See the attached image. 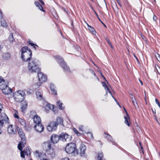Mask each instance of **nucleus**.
Segmentation results:
<instances>
[{
    "label": "nucleus",
    "mask_w": 160,
    "mask_h": 160,
    "mask_svg": "<svg viewBox=\"0 0 160 160\" xmlns=\"http://www.w3.org/2000/svg\"><path fill=\"white\" fill-rule=\"evenodd\" d=\"M155 56L158 60L160 62V55L159 54L157 53H156L155 54Z\"/></svg>",
    "instance_id": "nucleus-40"
},
{
    "label": "nucleus",
    "mask_w": 160,
    "mask_h": 160,
    "mask_svg": "<svg viewBox=\"0 0 160 160\" xmlns=\"http://www.w3.org/2000/svg\"><path fill=\"white\" fill-rule=\"evenodd\" d=\"M57 62L63 69V71L66 72H71L72 71L70 69L69 67L68 66L66 62L64 61L63 58L58 55L54 56Z\"/></svg>",
    "instance_id": "nucleus-3"
},
{
    "label": "nucleus",
    "mask_w": 160,
    "mask_h": 160,
    "mask_svg": "<svg viewBox=\"0 0 160 160\" xmlns=\"http://www.w3.org/2000/svg\"><path fill=\"white\" fill-rule=\"evenodd\" d=\"M57 122H56L58 124H58H62V125L63 124V121L62 118H58L56 120Z\"/></svg>",
    "instance_id": "nucleus-29"
},
{
    "label": "nucleus",
    "mask_w": 160,
    "mask_h": 160,
    "mask_svg": "<svg viewBox=\"0 0 160 160\" xmlns=\"http://www.w3.org/2000/svg\"><path fill=\"white\" fill-rule=\"evenodd\" d=\"M76 144L73 143H70L66 146L65 148L66 152L68 153H73L74 156H76L79 153L78 150L76 148Z\"/></svg>",
    "instance_id": "nucleus-4"
},
{
    "label": "nucleus",
    "mask_w": 160,
    "mask_h": 160,
    "mask_svg": "<svg viewBox=\"0 0 160 160\" xmlns=\"http://www.w3.org/2000/svg\"><path fill=\"white\" fill-rule=\"evenodd\" d=\"M152 112H153V113H155L156 112V111H155V110L154 109V110H153V109L152 108Z\"/></svg>",
    "instance_id": "nucleus-59"
},
{
    "label": "nucleus",
    "mask_w": 160,
    "mask_h": 160,
    "mask_svg": "<svg viewBox=\"0 0 160 160\" xmlns=\"http://www.w3.org/2000/svg\"><path fill=\"white\" fill-rule=\"evenodd\" d=\"M109 45L112 48H113V46H112V44L111 43V44H109Z\"/></svg>",
    "instance_id": "nucleus-63"
},
{
    "label": "nucleus",
    "mask_w": 160,
    "mask_h": 160,
    "mask_svg": "<svg viewBox=\"0 0 160 160\" xmlns=\"http://www.w3.org/2000/svg\"><path fill=\"white\" fill-rule=\"evenodd\" d=\"M21 58L25 62L30 61L32 55V52L28 47H24L21 49Z\"/></svg>",
    "instance_id": "nucleus-2"
},
{
    "label": "nucleus",
    "mask_w": 160,
    "mask_h": 160,
    "mask_svg": "<svg viewBox=\"0 0 160 160\" xmlns=\"http://www.w3.org/2000/svg\"><path fill=\"white\" fill-rule=\"evenodd\" d=\"M10 123V121L8 117L4 113H2L1 115L0 118V128H1L3 126Z\"/></svg>",
    "instance_id": "nucleus-7"
},
{
    "label": "nucleus",
    "mask_w": 160,
    "mask_h": 160,
    "mask_svg": "<svg viewBox=\"0 0 160 160\" xmlns=\"http://www.w3.org/2000/svg\"><path fill=\"white\" fill-rule=\"evenodd\" d=\"M2 90L3 92L5 94H8L12 92V89L9 87L8 86L3 89H1Z\"/></svg>",
    "instance_id": "nucleus-21"
},
{
    "label": "nucleus",
    "mask_w": 160,
    "mask_h": 160,
    "mask_svg": "<svg viewBox=\"0 0 160 160\" xmlns=\"http://www.w3.org/2000/svg\"><path fill=\"white\" fill-rule=\"evenodd\" d=\"M39 80L40 83L45 82L47 80V76L46 75L42 72L38 73Z\"/></svg>",
    "instance_id": "nucleus-14"
},
{
    "label": "nucleus",
    "mask_w": 160,
    "mask_h": 160,
    "mask_svg": "<svg viewBox=\"0 0 160 160\" xmlns=\"http://www.w3.org/2000/svg\"><path fill=\"white\" fill-rule=\"evenodd\" d=\"M80 150L79 154L82 157H84L86 156L85 151L86 149V147L85 145L81 143L79 148Z\"/></svg>",
    "instance_id": "nucleus-13"
},
{
    "label": "nucleus",
    "mask_w": 160,
    "mask_h": 160,
    "mask_svg": "<svg viewBox=\"0 0 160 160\" xmlns=\"http://www.w3.org/2000/svg\"><path fill=\"white\" fill-rule=\"evenodd\" d=\"M89 70L90 71L91 73H92V74H93V75L96 77L98 81H99V79L98 78V77H97L96 76L95 73H94V72L92 70V69H89Z\"/></svg>",
    "instance_id": "nucleus-39"
},
{
    "label": "nucleus",
    "mask_w": 160,
    "mask_h": 160,
    "mask_svg": "<svg viewBox=\"0 0 160 160\" xmlns=\"http://www.w3.org/2000/svg\"><path fill=\"white\" fill-rule=\"evenodd\" d=\"M94 12H95V13L96 14V15L97 16V18H98V19L100 21V22H101V19L99 18L98 17V14H97V13L94 11Z\"/></svg>",
    "instance_id": "nucleus-51"
},
{
    "label": "nucleus",
    "mask_w": 160,
    "mask_h": 160,
    "mask_svg": "<svg viewBox=\"0 0 160 160\" xmlns=\"http://www.w3.org/2000/svg\"><path fill=\"white\" fill-rule=\"evenodd\" d=\"M47 153L51 157H54L55 155V152L54 149L53 148H50L49 150L46 151Z\"/></svg>",
    "instance_id": "nucleus-23"
},
{
    "label": "nucleus",
    "mask_w": 160,
    "mask_h": 160,
    "mask_svg": "<svg viewBox=\"0 0 160 160\" xmlns=\"http://www.w3.org/2000/svg\"><path fill=\"white\" fill-rule=\"evenodd\" d=\"M89 134H90V136H91V137L92 138H93V135L92 133H89Z\"/></svg>",
    "instance_id": "nucleus-56"
},
{
    "label": "nucleus",
    "mask_w": 160,
    "mask_h": 160,
    "mask_svg": "<svg viewBox=\"0 0 160 160\" xmlns=\"http://www.w3.org/2000/svg\"><path fill=\"white\" fill-rule=\"evenodd\" d=\"M35 155L36 157L39 158L40 160H50L49 159H47L45 153H39V152L38 151L35 152Z\"/></svg>",
    "instance_id": "nucleus-12"
},
{
    "label": "nucleus",
    "mask_w": 160,
    "mask_h": 160,
    "mask_svg": "<svg viewBox=\"0 0 160 160\" xmlns=\"http://www.w3.org/2000/svg\"><path fill=\"white\" fill-rule=\"evenodd\" d=\"M139 81H140L141 84L142 85H143V83H142V82L141 81V80H140V79H139Z\"/></svg>",
    "instance_id": "nucleus-57"
},
{
    "label": "nucleus",
    "mask_w": 160,
    "mask_h": 160,
    "mask_svg": "<svg viewBox=\"0 0 160 160\" xmlns=\"http://www.w3.org/2000/svg\"><path fill=\"white\" fill-rule=\"evenodd\" d=\"M51 90L53 94H57V91L55 90V88H53V89H51Z\"/></svg>",
    "instance_id": "nucleus-46"
},
{
    "label": "nucleus",
    "mask_w": 160,
    "mask_h": 160,
    "mask_svg": "<svg viewBox=\"0 0 160 160\" xmlns=\"http://www.w3.org/2000/svg\"><path fill=\"white\" fill-rule=\"evenodd\" d=\"M88 27H89L88 29H89V30L91 32L92 34H95V33L96 32H95V29H94V28H93L92 27L90 26L88 24Z\"/></svg>",
    "instance_id": "nucleus-32"
},
{
    "label": "nucleus",
    "mask_w": 160,
    "mask_h": 160,
    "mask_svg": "<svg viewBox=\"0 0 160 160\" xmlns=\"http://www.w3.org/2000/svg\"><path fill=\"white\" fill-rule=\"evenodd\" d=\"M18 122L22 125L23 127L26 126V122L24 120L21 118H19L18 119Z\"/></svg>",
    "instance_id": "nucleus-28"
},
{
    "label": "nucleus",
    "mask_w": 160,
    "mask_h": 160,
    "mask_svg": "<svg viewBox=\"0 0 160 160\" xmlns=\"http://www.w3.org/2000/svg\"><path fill=\"white\" fill-rule=\"evenodd\" d=\"M16 127L18 133L22 139V141L19 143L18 145V148L20 150H21L22 149L23 147L24 146V145L26 144V141L25 140V134L22 129L18 126H17Z\"/></svg>",
    "instance_id": "nucleus-5"
},
{
    "label": "nucleus",
    "mask_w": 160,
    "mask_h": 160,
    "mask_svg": "<svg viewBox=\"0 0 160 160\" xmlns=\"http://www.w3.org/2000/svg\"><path fill=\"white\" fill-rule=\"evenodd\" d=\"M36 86H37V88L39 87L41 85V84H40V82L39 83V84H36Z\"/></svg>",
    "instance_id": "nucleus-54"
},
{
    "label": "nucleus",
    "mask_w": 160,
    "mask_h": 160,
    "mask_svg": "<svg viewBox=\"0 0 160 160\" xmlns=\"http://www.w3.org/2000/svg\"><path fill=\"white\" fill-rule=\"evenodd\" d=\"M60 136V140L63 141H69L71 139V137L67 134L62 133Z\"/></svg>",
    "instance_id": "nucleus-10"
},
{
    "label": "nucleus",
    "mask_w": 160,
    "mask_h": 160,
    "mask_svg": "<svg viewBox=\"0 0 160 160\" xmlns=\"http://www.w3.org/2000/svg\"><path fill=\"white\" fill-rule=\"evenodd\" d=\"M36 95L37 98L41 100L42 99V96L41 93L39 92H36Z\"/></svg>",
    "instance_id": "nucleus-30"
},
{
    "label": "nucleus",
    "mask_w": 160,
    "mask_h": 160,
    "mask_svg": "<svg viewBox=\"0 0 160 160\" xmlns=\"http://www.w3.org/2000/svg\"><path fill=\"white\" fill-rule=\"evenodd\" d=\"M2 10L0 9V19H2Z\"/></svg>",
    "instance_id": "nucleus-50"
},
{
    "label": "nucleus",
    "mask_w": 160,
    "mask_h": 160,
    "mask_svg": "<svg viewBox=\"0 0 160 160\" xmlns=\"http://www.w3.org/2000/svg\"><path fill=\"white\" fill-rule=\"evenodd\" d=\"M14 116L15 118H17L18 119L19 118L18 114L17 112H16L14 114Z\"/></svg>",
    "instance_id": "nucleus-48"
},
{
    "label": "nucleus",
    "mask_w": 160,
    "mask_h": 160,
    "mask_svg": "<svg viewBox=\"0 0 160 160\" xmlns=\"http://www.w3.org/2000/svg\"><path fill=\"white\" fill-rule=\"evenodd\" d=\"M73 130L74 132L77 134V135L78 136H80L81 135V134L80 133H79L78 131L77 130V129L74 128H73Z\"/></svg>",
    "instance_id": "nucleus-38"
},
{
    "label": "nucleus",
    "mask_w": 160,
    "mask_h": 160,
    "mask_svg": "<svg viewBox=\"0 0 160 160\" xmlns=\"http://www.w3.org/2000/svg\"><path fill=\"white\" fill-rule=\"evenodd\" d=\"M132 101L135 108L136 109H138V106L136 100L135 99L134 100H132Z\"/></svg>",
    "instance_id": "nucleus-33"
},
{
    "label": "nucleus",
    "mask_w": 160,
    "mask_h": 160,
    "mask_svg": "<svg viewBox=\"0 0 160 160\" xmlns=\"http://www.w3.org/2000/svg\"><path fill=\"white\" fill-rule=\"evenodd\" d=\"M17 126H14L12 124L9 125L8 127V133L11 135H14L17 132Z\"/></svg>",
    "instance_id": "nucleus-9"
},
{
    "label": "nucleus",
    "mask_w": 160,
    "mask_h": 160,
    "mask_svg": "<svg viewBox=\"0 0 160 160\" xmlns=\"http://www.w3.org/2000/svg\"><path fill=\"white\" fill-rule=\"evenodd\" d=\"M50 89H53V88H55V85L53 84L52 83H51L50 84Z\"/></svg>",
    "instance_id": "nucleus-43"
},
{
    "label": "nucleus",
    "mask_w": 160,
    "mask_h": 160,
    "mask_svg": "<svg viewBox=\"0 0 160 160\" xmlns=\"http://www.w3.org/2000/svg\"><path fill=\"white\" fill-rule=\"evenodd\" d=\"M104 136L107 139L112 142L113 143V144L116 145H117V144L115 142L114 140L110 135L105 133H104Z\"/></svg>",
    "instance_id": "nucleus-19"
},
{
    "label": "nucleus",
    "mask_w": 160,
    "mask_h": 160,
    "mask_svg": "<svg viewBox=\"0 0 160 160\" xmlns=\"http://www.w3.org/2000/svg\"><path fill=\"white\" fill-rule=\"evenodd\" d=\"M53 107L54 106L52 105L49 103L46 106L45 108H48L50 109H52Z\"/></svg>",
    "instance_id": "nucleus-34"
},
{
    "label": "nucleus",
    "mask_w": 160,
    "mask_h": 160,
    "mask_svg": "<svg viewBox=\"0 0 160 160\" xmlns=\"http://www.w3.org/2000/svg\"><path fill=\"white\" fill-rule=\"evenodd\" d=\"M79 130L80 131H81L82 132L83 131V127L82 125H81L78 128Z\"/></svg>",
    "instance_id": "nucleus-44"
},
{
    "label": "nucleus",
    "mask_w": 160,
    "mask_h": 160,
    "mask_svg": "<svg viewBox=\"0 0 160 160\" xmlns=\"http://www.w3.org/2000/svg\"><path fill=\"white\" fill-rule=\"evenodd\" d=\"M34 4L37 7H38V9L41 11L44 12L42 6L40 4V3L38 2H35Z\"/></svg>",
    "instance_id": "nucleus-25"
},
{
    "label": "nucleus",
    "mask_w": 160,
    "mask_h": 160,
    "mask_svg": "<svg viewBox=\"0 0 160 160\" xmlns=\"http://www.w3.org/2000/svg\"><path fill=\"white\" fill-rule=\"evenodd\" d=\"M28 42L29 43V44H30L31 46H32L34 47V48H35V49H36V48L35 47V46H38L36 45H35V44L33 43H32L31 42V41L30 40H29V41H28Z\"/></svg>",
    "instance_id": "nucleus-41"
},
{
    "label": "nucleus",
    "mask_w": 160,
    "mask_h": 160,
    "mask_svg": "<svg viewBox=\"0 0 160 160\" xmlns=\"http://www.w3.org/2000/svg\"><path fill=\"white\" fill-rule=\"evenodd\" d=\"M101 75H102V77H103V78H104V79H105V77H104L102 75V73H101Z\"/></svg>",
    "instance_id": "nucleus-64"
},
{
    "label": "nucleus",
    "mask_w": 160,
    "mask_h": 160,
    "mask_svg": "<svg viewBox=\"0 0 160 160\" xmlns=\"http://www.w3.org/2000/svg\"><path fill=\"white\" fill-rule=\"evenodd\" d=\"M2 57L4 59L8 60L10 58V55L9 53H6L3 55Z\"/></svg>",
    "instance_id": "nucleus-26"
},
{
    "label": "nucleus",
    "mask_w": 160,
    "mask_h": 160,
    "mask_svg": "<svg viewBox=\"0 0 160 160\" xmlns=\"http://www.w3.org/2000/svg\"><path fill=\"white\" fill-rule=\"evenodd\" d=\"M2 106L1 105V104L0 103V112L2 111Z\"/></svg>",
    "instance_id": "nucleus-55"
},
{
    "label": "nucleus",
    "mask_w": 160,
    "mask_h": 160,
    "mask_svg": "<svg viewBox=\"0 0 160 160\" xmlns=\"http://www.w3.org/2000/svg\"><path fill=\"white\" fill-rule=\"evenodd\" d=\"M2 132V130L0 128V135L1 134Z\"/></svg>",
    "instance_id": "nucleus-62"
},
{
    "label": "nucleus",
    "mask_w": 160,
    "mask_h": 160,
    "mask_svg": "<svg viewBox=\"0 0 160 160\" xmlns=\"http://www.w3.org/2000/svg\"><path fill=\"white\" fill-rule=\"evenodd\" d=\"M58 124L55 122H50L47 126V129L50 132L55 131L57 127Z\"/></svg>",
    "instance_id": "nucleus-8"
},
{
    "label": "nucleus",
    "mask_w": 160,
    "mask_h": 160,
    "mask_svg": "<svg viewBox=\"0 0 160 160\" xmlns=\"http://www.w3.org/2000/svg\"><path fill=\"white\" fill-rule=\"evenodd\" d=\"M52 110L55 113H57L58 112L57 108V107H54Z\"/></svg>",
    "instance_id": "nucleus-42"
},
{
    "label": "nucleus",
    "mask_w": 160,
    "mask_h": 160,
    "mask_svg": "<svg viewBox=\"0 0 160 160\" xmlns=\"http://www.w3.org/2000/svg\"><path fill=\"white\" fill-rule=\"evenodd\" d=\"M34 128L37 132H42L44 129V127L41 123L35 124Z\"/></svg>",
    "instance_id": "nucleus-15"
},
{
    "label": "nucleus",
    "mask_w": 160,
    "mask_h": 160,
    "mask_svg": "<svg viewBox=\"0 0 160 160\" xmlns=\"http://www.w3.org/2000/svg\"><path fill=\"white\" fill-rule=\"evenodd\" d=\"M57 105L59 107V108L61 110H63L64 108V107L62 106L63 103L60 101H59L57 102Z\"/></svg>",
    "instance_id": "nucleus-27"
},
{
    "label": "nucleus",
    "mask_w": 160,
    "mask_h": 160,
    "mask_svg": "<svg viewBox=\"0 0 160 160\" xmlns=\"http://www.w3.org/2000/svg\"><path fill=\"white\" fill-rule=\"evenodd\" d=\"M156 68L158 73L160 74V68L159 67L157 66V67L156 66Z\"/></svg>",
    "instance_id": "nucleus-45"
},
{
    "label": "nucleus",
    "mask_w": 160,
    "mask_h": 160,
    "mask_svg": "<svg viewBox=\"0 0 160 160\" xmlns=\"http://www.w3.org/2000/svg\"><path fill=\"white\" fill-rule=\"evenodd\" d=\"M40 62L39 60L35 58H32L28 63V69L30 73H37L40 71Z\"/></svg>",
    "instance_id": "nucleus-1"
},
{
    "label": "nucleus",
    "mask_w": 160,
    "mask_h": 160,
    "mask_svg": "<svg viewBox=\"0 0 160 160\" xmlns=\"http://www.w3.org/2000/svg\"><path fill=\"white\" fill-rule=\"evenodd\" d=\"M131 98H132V100H133V97H134L133 96V95L132 94H131Z\"/></svg>",
    "instance_id": "nucleus-60"
},
{
    "label": "nucleus",
    "mask_w": 160,
    "mask_h": 160,
    "mask_svg": "<svg viewBox=\"0 0 160 160\" xmlns=\"http://www.w3.org/2000/svg\"><path fill=\"white\" fill-rule=\"evenodd\" d=\"M105 39L107 41V42L108 43L109 45L111 43L108 38L107 37L105 38Z\"/></svg>",
    "instance_id": "nucleus-47"
},
{
    "label": "nucleus",
    "mask_w": 160,
    "mask_h": 160,
    "mask_svg": "<svg viewBox=\"0 0 160 160\" xmlns=\"http://www.w3.org/2000/svg\"><path fill=\"white\" fill-rule=\"evenodd\" d=\"M34 122L36 124L41 123V120L40 117L38 115H35L33 118Z\"/></svg>",
    "instance_id": "nucleus-22"
},
{
    "label": "nucleus",
    "mask_w": 160,
    "mask_h": 160,
    "mask_svg": "<svg viewBox=\"0 0 160 160\" xmlns=\"http://www.w3.org/2000/svg\"><path fill=\"white\" fill-rule=\"evenodd\" d=\"M14 39L12 33H11L9 37V40L10 42H12L13 41Z\"/></svg>",
    "instance_id": "nucleus-35"
},
{
    "label": "nucleus",
    "mask_w": 160,
    "mask_h": 160,
    "mask_svg": "<svg viewBox=\"0 0 160 160\" xmlns=\"http://www.w3.org/2000/svg\"><path fill=\"white\" fill-rule=\"evenodd\" d=\"M61 160H70L69 158L67 157H65L64 158H62Z\"/></svg>",
    "instance_id": "nucleus-52"
},
{
    "label": "nucleus",
    "mask_w": 160,
    "mask_h": 160,
    "mask_svg": "<svg viewBox=\"0 0 160 160\" xmlns=\"http://www.w3.org/2000/svg\"><path fill=\"white\" fill-rule=\"evenodd\" d=\"M25 95V91L22 90H20L14 93L13 97L16 101L20 102L22 101Z\"/></svg>",
    "instance_id": "nucleus-6"
},
{
    "label": "nucleus",
    "mask_w": 160,
    "mask_h": 160,
    "mask_svg": "<svg viewBox=\"0 0 160 160\" xmlns=\"http://www.w3.org/2000/svg\"><path fill=\"white\" fill-rule=\"evenodd\" d=\"M1 25L2 26L4 27H6L8 26L6 22L4 20L1 22Z\"/></svg>",
    "instance_id": "nucleus-36"
},
{
    "label": "nucleus",
    "mask_w": 160,
    "mask_h": 160,
    "mask_svg": "<svg viewBox=\"0 0 160 160\" xmlns=\"http://www.w3.org/2000/svg\"><path fill=\"white\" fill-rule=\"evenodd\" d=\"M153 19L154 20L156 21L157 20V17L155 16H154L153 17Z\"/></svg>",
    "instance_id": "nucleus-53"
},
{
    "label": "nucleus",
    "mask_w": 160,
    "mask_h": 160,
    "mask_svg": "<svg viewBox=\"0 0 160 160\" xmlns=\"http://www.w3.org/2000/svg\"><path fill=\"white\" fill-rule=\"evenodd\" d=\"M40 2L41 3L42 5L44 4V2L42 0H41V1H40Z\"/></svg>",
    "instance_id": "nucleus-58"
},
{
    "label": "nucleus",
    "mask_w": 160,
    "mask_h": 160,
    "mask_svg": "<svg viewBox=\"0 0 160 160\" xmlns=\"http://www.w3.org/2000/svg\"><path fill=\"white\" fill-rule=\"evenodd\" d=\"M102 23L105 27H106V25L103 23V22H102V21L101 22Z\"/></svg>",
    "instance_id": "nucleus-61"
},
{
    "label": "nucleus",
    "mask_w": 160,
    "mask_h": 160,
    "mask_svg": "<svg viewBox=\"0 0 160 160\" xmlns=\"http://www.w3.org/2000/svg\"><path fill=\"white\" fill-rule=\"evenodd\" d=\"M8 86V81L6 80H2L0 81V89H3L5 87Z\"/></svg>",
    "instance_id": "nucleus-18"
},
{
    "label": "nucleus",
    "mask_w": 160,
    "mask_h": 160,
    "mask_svg": "<svg viewBox=\"0 0 160 160\" xmlns=\"http://www.w3.org/2000/svg\"><path fill=\"white\" fill-rule=\"evenodd\" d=\"M124 108L125 110V112H126L127 115L126 116L124 117V118L125 119L124 123L128 126H130V121L129 117L127 112L126 110Z\"/></svg>",
    "instance_id": "nucleus-20"
},
{
    "label": "nucleus",
    "mask_w": 160,
    "mask_h": 160,
    "mask_svg": "<svg viewBox=\"0 0 160 160\" xmlns=\"http://www.w3.org/2000/svg\"><path fill=\"white\" fill-rule=\"evenodd\" d=\"M27 106V104L25 103L24 105H22V110L23 112H24Z\"/></svg>",
    "instance_id": "nucleus-37"
},
{
    "label": "nucleus",
    "mask_w": 160,
    "mask_h": 160,
    "mask_svg": "<svg viewBox=\"0 0 160 160\" xmlns=\"http://www.w3.org/2000/svg\"><path fill=\"white\" fill-rule=\"evenodd\" d=\"M102 86L104 87L105 89L106 90V95L107 94L108 92H109V93H110L112 96V97L113 98V97L112 96V94L111 92V91H110V90L109 88L108 87V86L106 85V83L105 82H102Z\"/></svg>",
    "instance_id": "nucleus-24"
},
{
    "label": "nucleus",
    "mask_w": 160,
    "mask_h": 160,
    "mask_svg": "<svg viewBox=\"0 0 160 160\" xmlns=\"http://www.w3.org/2000/svg\"><path fill=\"white\" fill-rule=\"evenodd\" d=\"M22 150V149L21 150ZM21 151V156L23 158H24V156L25 155H27L28 156V155H30L31 153L30 150L28 147L26 148L23 151Z\"/></svg>",
    "instance_id": "nucleus-16"
},
{
    "label": "nucleus",
    "mask_w": 160,
    "mask_h": 160,
    "mask_svg": "<svg viewBox=\"0 0 160 160\" xmlns=\"http://www.w3.org/2000/svg\"><path fill=\"white\" fill-rule=\"evenodd\" d=\"M103 157V154L102 152H99L98 154V160L103 159L102 158Z\"/></svg>",
    "instance_id": "nucleus-31"
},
{
    "label": "nucleus",
    "mask_w": 160,
    "mask_h": 160,
    "mask_svg": "<svg viewBox=\"0 0 160 160\" xmlns=\"http://www.w3.org/2000/svg\"><path fill=\"white\" fill-rule=\"evenodd\" d=\"M52 142L50 141H48L45 142L42 144V147L43 149L45 151L49 150L51 148Z\"/></svg>",
    "instance_id": "nucleus-11"
},
{
    "label": "nucleus",
    "mask_w": 160,
    "mask_h": 160,
    "mask_svg": "<svg viewBox=\"0 0 160 160\" xmlns=\"http://www.w3.org/2000/svg\"><path fill=\"white\" fill-rule=\"evenodd\" d=\"M155 101L156 103L158 105V106L159 107V108H160V103H159V101L156 98L155 99Z\"/></svg>",
    "instance_id": "nucleus-49"
},
{
    "label": "nucleus",
    "mask_w": 160,
    "mask_h": 160,
    "mask_svg": "<svg viewBox=\"0 0 160 160\" xmlns=\"http://www.w3.org/2000/svg\"><path fill=\"white\" fill-rule=\"evenodd\" d=\"M51 140L53 143H57L60 140V136L56 134H54L52 135L51 137Z\"/></svg>",
    "instance_id": "nucleus-17"
}]
</instances>
